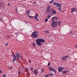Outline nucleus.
Instances as JSON below:
<instances>
[{"mask_svg": "<svg viewBox=\"0 0 77 77\" xmlns=\"http://www.w3.org/2000/svg\"><path fill=\"white\" fill-rule=\"evenodd\" d=\"M28 73H29V71H28V72H27Z\"/></svg>", "mask_w": 77, "mask_h": 77, "instance_id": "52", "label": "nucleus"}, {"mask_svg": "<svg viewBox=\"0 0 77 77\" xmlns=\"http://www.w3.org/2000/svg\"><path fill=\"white\" fill-rule=\"evenodd\" d=\"M13 68V67H12V66H10V67H9V69H12Z\"/></svg>", "mask_w": 77, "mask_h": 77, "instance_id": "36", "label": "nucleus"}, {"mask_svg": "<svg viewBox=\"0 0 77 77\" xmlns=\"http://www.w3.org/2000/svg\"><path fill=\"white\" fill-rule=\"evenodd\" d=\"M2 71L0 70V73L2 74Z\"/></svg>", "mask_w": 77, "mask_h": 77, "instance_id": "39", "label": "nucleus"}, {"mask_svg": "<svg viewBox=\"0 0 77 77\" xmlns=\"http://www.w3.org/2000/svg\"><path fill=\"white\" fill-rule=\"evenodd\" d=\"M29 63H31V61H30V60H29Z\"/></svg>", "mask_w": 77, "mask_h": 77, "instance_id": "42", "label": "nucleus"}, {"mask_svg": "<svg viewBox=\"0 0 77 77\" xmlns=\"http://www.w3.org/2000/svg\"><path fill=\"white\" fill-rule=\"evenodd\" d=\"M52 13H53V14H55L56 13V11L55 10H54V11H52Z\"/></svg>", "mask_w": 77, "mask_h": 77, "instance_id": "22", "label": "nucleus"}, {"mask_svg": "<svg viewBox=\"0 0 77 77\" xmlns=\"http://www.w3.org/2000/svg\"><path fill=\"white\" fill-rule=\"evenodd\" d=\"M74 11H75V12H76L77 11V10H76V9L74 8H72L71 12H74Z\"/></svg>", "mask_w": 77, "mask_h": 77, "instance_id": "9", "label": "nucleus"}, {"mask_svg": "<svg viewBox=\"0 0 77 77\" xmlns=\"http://www.w3.org/2000/svg\"><path fill=\"white\" fill-rule=\"evenodd\" d=\"M3 4V3L2 2H0V7H2Z\"/></svg>", "mask_w": 77, "mask_h": 77, "instance_id": "17", "label": "nucleus"}, {"mask_svg": "<svg viewBox=\"0 0 77 77\" xmlns=\"http://www.w3.org/2000/svg\"><path fill=\"white\" fill-rule=\"evenodd\" d=\"M50 65V63H48V66Z\"/></svg>", "mask_w": 77, "mask_h": 77, "instance_id": "43", "label": "nucleus"}, {"mask_svg": "<svg viewBox=\"0 0 77 77\" xmlns=\"http://www.w3.org/2000/svg\"><path fill=\"white\" fill-rule=\"evenodd\" d=\"M64 67H61L60 66H59V67L58 68V69L59 72H62V70H63Z\"/></svg>", "mask_w": 77, "mask_h": 77, "instance_id": "6", "label": "nucleus"}, {"mask_svg": "<svg viewBox=\"0 0 77 77\" xmlns=\"http://www.w3.org/2000/svg\"><path fill=\"white\" fill-rule=\"evenodd\" d=\"M8 5H9V6H10V3H8Z\"/></svg>", "mask_w": 77, "mask_h": 77, "instance_id": "46", "label": "nucleus"}, {"mask_svg": "<svg viewBox=\"0 0 77 77\" xmlns=\"http://www.w3.org/2000/svg\"><path fill=\"white\" fill-rule=\"evenodd\" d=\"M28 16L29 17V18H33V16H30V15H28Z\"/></svg>", "mask_w": 77, "mask_h": 77, "instance_id": "24", "label": "nucleus"}, {"mask_svg": "<svg viewBox=\"0 0 77 77\" xmlns=\"http://www.w3.org/2000/svg\"><path fill=\"white\" fill-rule=\"evenodd\" d=\"M18 74H20V71H18Z\"/></svg>", "mask_w": 77, "mask_h": 77, "instance_id": "40", "label": "nucleus"}, {"mask_svg": "<svg viewBox=\"0 0 77 77\" xmlns=\"http://www.w3.org/2000/svg\"><path fill=\"white\" fill-rule=\"evenodd\" d=\"M51 12L54 11V10H53V8H52L51 9Z\"/></svg>", "mask_w": 77, "mask_h": 77, "instance_id": "34", "label": "nucleus"}, {"mask_svg": "<svg viewBox=\"0 0 77 77\" xmlns=\"http://www.w3.org/2000/svg\"><path fill=\"white\" fill-rule=\"evenodd\" d=\"M49 70H50V71H52V70H53V68H52L51 67H49Z\"/></svg>", "mask_w": 77, "mask_h": 77, "instance_id": "23", "label": "nucleus"}, {"mask_svg": "<svg viewBox=\"0 0 77 77\" xmlns=\"http://www.w3.org/2000/svg\"><path fill=\"white\" fill-rule=\"evenodd\" d=\"M43 32L45 33H49V31L48 30H46V31H43Z\"/></svg>", "mask_w": 77, "mask_h": 77, "instance_id": "15", "label": "nucleus"}, {"mask_svg": "<svg viewBox=\"0 0 77 77\" xmlns=\"http://www.w3.org/2000/svg\"><path fill=\"white\" fill-rule=\"evenodd\" d=\"M64 57L66 59V58H67V57H68V56H66L65 57Z\"/></svg>", "mask_w": 77, "mask_h": 77, "instance_id": "38", "label": "nucleus"}, {"mask_svg": "<svg viewBox=\"0 0 77 77\" xmlns=\"http://www.w3.org/2000/svg\"><path fill=\"white\" fill-rule=\"evenodd\" d=\"M18 32H15V34L16 35H17V34H18Z\"/></svg>", "mask_w": 77, "mask_h": 77, "instance_id": "44", "label": "nucleus"}, {"mask_svg": "<svg viewBox=\"0 0 77 77\" xmlns=\"http://www.w3.org/2000/svg\"><path fill=\"white\" fill-rule=\"evenodd\" d=\"M26 69L27 71V72H28V71H29V69H28V68H26Z\"/></svg>", "mask_w": 77, "mask_h": 77, "instance_id": "33", "label": "nucleus"}, {"mask_svg": "<svg viewBox=\"0 0 77 77\" xmlns=\"http://www.w3.org/2000/svg\"><path fill=\"white\" fill-rule=\"evenodd\" d=\"M70 33H72V32L71 31H70Z\"/></svg>", "mask_w": 77, "mask_h": 77, "instance_id": "45", "label": "nucleus"}, {"mask_svg": "<svg viewBox=\"0 0 77 77\" xmlns=\"http://www.w3.org/2000/svg\"><path fill=\"white\" fill-rule=\"evenodd\" d=\"M30 12V10H27L26 11V14H29V13Z\"/></svg>", "mask_w": 77, "mask_h": 77, "instance_id": "18", "label": "nucleus"}, {"mask_svg": "<svg viewBox=\"0 0 77 77\" xmlns=\"http://www.w3.org/2000/svg\"><path fill=\"white\" fill-rule=\"evenodd\" d=\"M53 5H56V7L57 8L58 6H59V7H60V8H61V4H59V3H57V2H55L53 4Z\"/></svg>", "mask_w": 77, "mask_h": 77, "instance_id": "4", "label": "nucleus"}, {"mask_svg": "<svg viewBox=\"0 0 77 77\" xmlns=\"http://www.w3.org/2000/svg\"><path fill=\"white\" fill-rule=\"evenodd\" d=\"M46 12L47 14H50L51 12L50 10H47L46 11Z\"/></svg>", "mask_w": 77, "mask_h": 77, "instance_id": "13", "label": "nucleus"}, {"mask_svg": "<svg viewBox=\"0 0 77 77\" xmlns=\"http://www.w3.org/2000/svg\"><path fill=\"white\" fill-rule=\"evenodd\" d=\"M69 72V70H65L62 72V73L63 74H65L67 72Z\"/></svg>", "mask_w": 77, "mask_h": 77, "instance_id": "12", "label": "nucleus"}, {"mask_svg": "<svg viewBox=\"0 0 77 77\" xmlns=\"http://www.w3.org/2000/svg\"><path fill=\"white\" fill-rule=\"evenodd\" d=\"M54 14H53V13L51 14V15H52V16H53V15H54Z\"/></svg>", "mask_w": 77, "mask_h": 77, "instance_id": "37", "label": "nucleus"}, {"mask_svg": "<svg viewBox=\"0 0 77 77\" xmlns=\"http://www.w3.org/2000/svg\"><path fill=\"white\" fill-rule=\"evenodd\" d=\"M41 72H44V69L43 68H42L41 69Z\"/></svg>", "mask_w": 77, "mask_h": 77, "instance_id": "20", "label": "nucleus"}, {"mask_svg": "<svg viewBox=\"0 0 77 77\" xmlns=\"http://www.w3.org/2000/svg\"><path fill=\"white\" fill-rule=\"evenodd\" d=\"M62 60L63 61H66V59L64 57H63L62 59Z\"/></svg>", "mask_w": 77, "mask_h": 77, "instance_id": "16", "label": "nucleus"}, {"mask_svg": "<svg viewBox=\"0 0 77 77\" xmlns=\"http://www.w3.org/2000/svg\"><path fill=\"white\" fill-rule=\"evenodd\" d=\"M45 22H47V21H48V19H45Z\"/></svg>", "mask_w": 77, "mask_h": 77, "instance_id": "32", "label": "nucleus"}, {"mask_svg": "<svg viewBox=\"0 0 77 77\" xmlns=\"http://www.w3.org/2000/svg\"><path fill=\"white\" fill-rule=\"evenodd\" d=\"M61 24V22L60 21H58V26H60Z\"/></svg>", "mask_w": 77, "mask_h": 77, "instance_id": "19", "label": "nucleus"}, {"mask_svg": "<svg viewBox=\"0 0 77 77\" xmlns=\"http://www.w3.org/2000/svg\"><path fill=\"white\" fill-rule=\"evenodd\" d=\"M33 45L34 47H36V45L35 44V43H33Z\"/></svg>", "mask_w": 77, "mask_h": 77, "instance_id": "29", "label": "nucleus"}, {"mask_svg": "<svg viewBox=\"0 0 77 77\" xmlns=\"http://www.w3.org/2000/svg\"><path fill=\"white\" fill-rule=\"evenodd\" d=\"M57 26V21H54L51 24V26L52 27H56Z\"/></svg>", "mask_w": 77, "mask_h": 77, "instance_id": "3", "label": "nucleus"}, {"mask_svg": "<svg viewBox=\"0 0 77 77\" xmlns=\"http://www.w3.org/2000/svg\"><path fill=\"white\" fill-rule=\"evenodd\" d=\"M34 72L35 75H36L38 74V70L35 69L34 70Z\"/></svg>", "mask_w": 77, "mask_h": 77, "instance_id": "10", "label": "nucleus"}, {"mask_svg": "<svg viewBox=\"0 0 77 77\" xmlns=\"http://www.w3.org/2000/svg\"><path fill=\"white\" fill-rule=\"evenodd\" d=\"M38 15L36 14V16L34 17V18L35 20H36V21H39V19H38Z\"/></svg>", "mask_w": 77, "mask_h": 77, "instance_id": "8", "label": "nucleus"}, {"mask_svg": "<svg viewBox=\"0 0 77 77\" xmlns=\"http://www.w3.org/2000/svg\"><path fill=\"white\" fill-rule=\"evenodd\" d=\"M54 1V0H52V1L49 2V3H52L53 2V1Z\"/></svg>", "mask_w": 77, "mask_h": 77, "instance_id": "30", "label": "nucleus"}, {"mask_svg": "<svg viewBox=\"0 0 77 77\" xmlns=\"http://www.w3.org/2000/svg\"><path fill=\"white\" fill-rule=\"evenodd\" d=\"M33 67H30V70L32 71V70H33Z\"/></svg>", "mask_w": 77, "mask_h": 77, "instance_id": "28", "label": "nucleus"}, {"mask_svg": "<svg viewBox=\"0 0 77 77\" xmlns=\"http://www.w3.org/2000/svg\"><path fill=\"white\" fill-rule=\"evenodd\" d=\"M8 43H6V45H8Z\"/></svg>", "mask_w": 77, "mask_h": 77, "instance_id": "49", "label": "nucleus"}, {"mask_svg": "<svg viewBox=\"0 0 77 77\" xmlns=\"http://www.w3.org/2000/svg\"><path fill=\"white\" fill-rule=\"evenodd\" d=\"M13 54V56L14 57V58L13 59V62L14 63H17V58H16V56H15V54Z\"/></svg>", "mask_w": 77, "mask_h": 77, "instance_id": "5", "label": "nucleus"}, {"mask_svg": "<svg viewBox=\"0 0 77 77\" xmlns=\"http://www.w3.org/2000/svg\"><path fill=\"white\" fill-rule=\"evenodd\" d=\"M58 7V10H59V11H61V12H62V10H61V8H60V7Z\"/></svg>", "mask_w": 77, "mask_h": 77, "instance_id": "26", "label": "nucleus"}, {"mask_svg": "<svg viewBox=\"0 0 77 77\" xmlns=\"http://www.w3.org/2000/svg\"><path fill=\"white\" fill-rule=\"evenodd\" d=\"M52 71H53L54 72H55V73H56V69L52 68Z\"/></svg>", "mask_w": 77, "mask_h": 77, "instance_id": "21", "label": "nucleus"}, {"mask_svg": "<svg viewBox=\"0 0 77 77\" xmlns=\"http://www.w3.org/2000/svg\"><path fill=\"white\" fill-rule=\"evenodd\" d=\"M2 20V18L0 17V20Z\"/></svg>", "mask_w": 77, "mask_h": 77, "instance_id": "47", "label": "nucleus"}, {"mask_svg": "<svg viewBox=\"0 0 77 77\" xmlns=\"http://www.w3.org/2000/svg\"><path fill=\"white\" fill-rule=\"evenodd\" d=\"M7 36H8V37H9V35Z\"/></svg>", "mask_w": 77, "mask_h": 77, "instance_id": "51", "label": "nucleus"}, {"mask_svg": "<svg viewBox=\"0 0 77 77\" xmlns=\"http://www.w3.org/2000/svg\"><path fill=\"white\" fill-rule=\"evenodd\" d=\"M75 47H76V48H77V45H76L75 46Z\"/></svg>", "mask_w": 77, "mask_h": 77, "instance_id": "50", "label": "nucleus"}, {"mask_svg": "<svg viewBox=\"0 0 77 77\" xmlns=\"http://www.w3.org/2000/svg\"><path fill=\"white\" fill-rule=\"evenodd\" d=\"M15 56H16L17 58H19L20 57V53L19 52H17L16 53Z\"/></svg>", "mask_w": 77, "mask_h": 77, "instance_id": "11", "label": "nucleus"}, {"mask_svg": "<svg viewBox=\"0 0 77 77\" xmlns=\"http://www.w3.org/2000/svg\"><path fill=\"white\" fill-rule=\"evenodd\" d=\"M55 20H58V17H57L56 16H54V17H53L51 19V21H54Z\"/></svg>", "mask_w": 77, "mask_h": 77, "instance_id": "7", "label": "nucleus"}, {"mask_svg": "<svg viewBox=\"0 0 77 77\" xmlns=\"http://www.w3.org/2000/svg\"><path fill=\"white\" fill-rule=\"evenodd\" d=\"M49 75H48V74L47 75H45V77H48Z\"/></svg>", "mask_w": 77, "mask_h": 77, "instance_id": "31", "label": "nucleus"}, {"mask_svg": "<svg viewBox=\"0 0 77 77\" xmlns=\"http://www.w3.org/2000/svg\"><path fill=\"white\" fill-rule=\"evenodd\" d=\"M48 75H51V76H53V74H52V73H51L50 74H48Z\"/></svg>", "mask_w": 77, "mask_h": 77, "instance_id": "27", "label": "nucleus"}, {"mask_svg": "<svg viewBox=\"0 0 77 77\" xmlns=\"http://www.w3.org/2000/svg\"><path fill=\"white\" fill-rule=\"evenodd\" d=\"M36 42L37 43V45L39 46H41L42 45V43L41 42H44L45 40L43 39L39 38L36 40Z\"/></svg>", "mask_w": 77, "mask_h": 77, "instance_id": "1", "label": "nucleus"}, {"mask_svg": "<svg viewBox=\"0 0 77 77\" xmlns=\"http://www.w3.org/2000/svg\"><path fill=\"white\" fill-rule=\"evenodd\" d=\"M6 75V74L5 75V74L3 75V77H5Z\"/></svg>", "mask_w": 77, "mask_h": 77, "instance_id": "35", "label": "nucleus"}, {"mask_svg": "<svg viewBox=\"0 0 77 77\" xmlns=\"http://www.w3.org/2000/svg\"><path fill=\"white\" fill-rule=\"evenodd\" d=\"M50 9H51V6L50 5H48L47 7V10L49 11L50 10Z\"/></svg>", "mask_w": 77, "mask_h": 77, "instance_id": "14", "label": "nucleus"}, {"mask_svg": "<svg viewBox=\"0 0 77 77\" xmlns=\"http://www.w3.org/2000/svg\"><path fill=\"white\" fill-rule=\"evenodd\" d=\"M38 32L34 31L31 35L32 37V38H36L38 37Z\"/></svg>", "mask_w": 77, "mask_h": 77, "instance_id": "2", "label": "nucleus"}, {"mask_svg": "<svg viewBox=\"0 0 77 77\" xmlns=\"http://www.w3.org/2000/svg\"><path fill=\"white\" fill-rule=\"evenodd\" d=\"M34 3H35V4H36V2H34Z\"/></svg>", "mask_w": 77, "mask_h": 77, "instance_id": "48", "label": "nucleus"}, {"mask_svg": "<svg viewBox=\"0 0 77 77\" xmlns=\"http://www.w3.org/2000/svg\"><path fill=\"white\" fill-rule=\"evenodd\" d=\"M16 12H18V9L17 8L16 9Z\"/></svg>", "mask_w": 77, "mask_h": 77, "instance_id": "41", "label": "nucleus"}, {"mask_svg": "<svg viewBox=\"0 0 77 77\" xmlns=\"http://www.w3.org/2000/svg\"><path fill=\"white\" fill-rule=\"evenodd\" d=\"M51 17V15H49L47 17V18L48 19H49V18H50V17Z\"/></svg>", "mask_w": 77, "mask_h": 77, "instance_id": "25", "label": "nucleus"}]
</instances>
